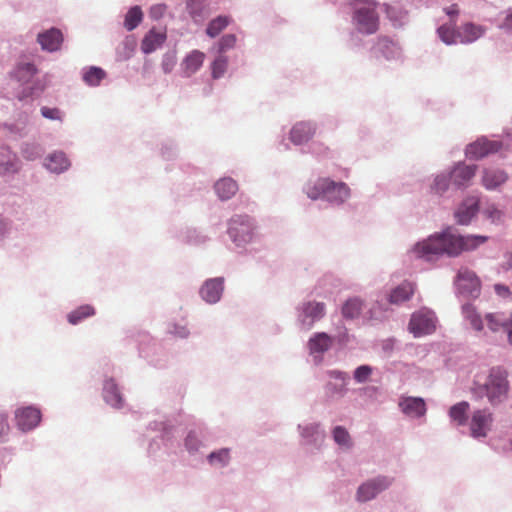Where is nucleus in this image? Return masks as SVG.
<instances>
[{
	"label": "nucleus",
	"instance_id": "obj_24",
	"mask_svg": "<svg viewBox=\"0 0 512 512\" xmlns=\"http://www.w3.org/2000/svg\"><path fill=\"white\" fill-rule=\"evenodd\" d=\"M484 34V28L473 23H466L457 30L460 43H472Z\"/></svg>",
	"mask_w": 512,
	"mask_h": 512
},
{
	"label": "nucleus",
	"instance_id": "obj_58",
	"mask_svg": "<svg viewBox=\"0 0 512 512\" xmlns=\"http://www.w3.org/2000/svg\"><path fill=\"white\" fill-rule=\"evenodd\" d=\"M180 337H186L188 335V331L186 330V328H181L180 331L176 332Z\"/></svg>",
	"mask_w": 512,
	"mask_h": 512
},
{
	"label": "nucleus",
	"instance_id": "obj_10",
	"mask_svg": "<svg viewBox=\"0 0 512 512\" xmlns=\"http://www.w3.org/2000/svg\"><path fill=\"white\" fill-rule=\"evenodd\" d=\"M41 421V412L33 406L21 407L15 411L17 427L26 432L34 429Z\"/></svg>",
	"mask_w": 512,
	"mask_h": 512
},
{
	"label": "nucleus",
	"instance_id": "obj_43",
	"mask_svg": "<svg viewBox=\"0 0 512 512\" xmlns=\"http://www.w3.org/2000/svg\"><path fill=\"white\" fill-rule=\"evenodd\" d=\"M236 36L234 34H226L218 41V52L223 55L226 51L232 49L236 44Z\"/></svg>",
	"mask_w": 512,
	"mask_h": 512
},
{
	"label": "nucleus",
	"instance_id": "obj_25",
	"mask_svg": "<svg viewBox=\"0 0 512 512\" xmlns=\"http://www.w3.org/2000/svg\"><path fill=\"white\" fill-rule=\"evenodd\" d=\"M103 398L109 405L113 407H121L122 396L113 379H108L104 383Z\"/></svg>",
	"mask_w": 512,
	"mask_h": 512
},
{
	"label": "nucleus",
	"instance_id": "obj_15",
	"mask_svg": "<svg viewBox=\"0 0 512 512\" xmlns=\"http://www.w3.org/2000/svg\"><path fill=\"white\" fill-rule=\"evenodd\" d=\"M37 41L43 50L54 52L60 49L63 42V34L59 29L51 28L39 33Z\"/></svg>",
	"mask_w": 512,
	"mask_h": 512
},
{
	"label": "nucleus",
	"instance_id": "obj_19",
	"mask_svg": "<svg viewBox=\"0 0 512 512\" xmlns=\"http://www.w3.org/2000/svg\"><path fill=\"white\" fill-rule=\"evenodd\" d=\"M508 179L507 173L498 168H487L483 171L482 184L486 189H496L506 182Z\"/></svg>",
	"mask_w": 512,
	"mask_h": 512
},
{
	"label": "nucleus",
	"instance_id": "obj_3",
	"mask_svg": "<svg viewBox=\"0 0 512 512\" xmlns=\"http://www.w3.org/2000/svg\"><path fill=\"white\" fill-rule=\"evenodd\" d=\"M352 21L360 34L373 35L377 33L380 28L377 3L374 0H364L362 4H358L354 9Z\"/></svg>",
	"mask_w": 512,
	"mask_h": 512
},
{
	"label": "nucleus",
	"instance_id": "obj_18",
	"mask_svg": "<svg viewBox=\"0 0 512 512\" xmlns=\"http://www.w3.org/2000/svg\"><path fill=\"white\" fill-rule=\"evenodd\" d=\"M205 54L199 50L191 51L182 61L181 68L185 76L190 77L203 65Z\"/></svg>",
	"mask_w": 512,
	"mask_h": 512
},
{
	"label": "nucleus",
	"instance_id": "obj_14",
	"mask_svg": "<svg viewBox=\"0 0 512 512\" xmlns=\"http://www.w3.org/2000/svg\"><path fill=\"white\" fill-rule=\"evenodd\" d=\"M325 315V304L322 302L309 301L303 304L302 319L303 325L309 329L315 321L320 320Z\"/></svg>",
	"mask_w": 512,
	"mask_h": 512
},
{
	"label": "nucleus",
	"instance_id": "obj_47",
	"mask_svg": "<svg viewBox=\"0 0 512 512\" xmlns=\"http://www.w3.org/2000/svg\"><path fill=\"white\" fill-rule=\"evenodd\" d=\"M41 114L43 117L50 120H61V111L58 108L42 107Z\"/></svg>",
	"mask_w": 512,
	"mask_h": 512
},
{
	"label": "nucleus",
	"instance_id": "obj_12",
	"mask_svg": "<svg viewBox=\"0 0 512 512\" xmlns=\"http://www.w3.org/2000/svg\"><path fill=\"white\" fill-rule=\"evenodd\" d=\"M456 283L461 293L476 297L480 292L479 278L473 271L467 268L459 270Z\"/></svg>",
	"mask_w": 512,
	"mask_h": 512
},
{
	"label": "nucleus",
	"instance_id": "obj_55",
	"mask_svg": "<svg viewBox=\"0 0 512 512\" xmlns=\"http://www.w3.org/2000/svg\"><path fill=\"white\" fill-rule=\"evenodd\" d=\"M458 8L457 5H451L449 8L446 9V13L450 16H454L458 14Z\"/></svg>",
	"mask_w": 512,
	"mask_h": 512
},
{
	"label": "nucleus",
	"instance_id": "obj_46",
	"mask_svg": "<svg viewBox=\"0 0 512 512\" xmlns=\"http://www.w3.org/2000/svg\"><path fill=\"white\" fill-rule=\"evenodd\" d=\"M372 373V368L368 365L359 366L354 372V379L358 383H364L368 380Z\"/></svg>",
	"mask_w": 512,
	"mask_h": 512
},
{
	"label": "nucleus",
	"instance_id": "obj_1",
	"mask_svg": "<svg viewBox=\"0 0 512 512\" xmlns=\"http://www.w3.org/2000/svg\"><path fill=\"white\" fill-rule=\"evenodd\" d=\"M486 241V236H462L448 228L441 233H435L427 239L418 242L413 247L412 253L416 258L433 261L444 254L455 257L464 251L474 250Z\"/></svg>",
	"mask_w": 512,
	"mask_h": 512
},
{
	"label": "nucleus",
	"instance_id": "obj_48",
	"mask_svg": "<svg viewBox=\"0 0 512 512\" xmlns=\"http://www.w3.org/2000/svg\"><path fill=\"white\" fill-rule=\"evenodd\" d=\"M185 446L189 451H196L200 446V441L198 440L196 434L194 432H190L185 439Z\"/></svg>",
	"mask_w": 512,
	"mask_h": 512
},
{
	"label": "nucleus",
	"instance_id": "obj_7",
	"mask_svg": "<svg viewBox=\"0 0 512 512\" xmlns=\"http://www.w3.org/2000/svg\"><path fill=\"white\" fill-rule=\"evenodd\" d=\"M332 188H338L342 195L341 197H345L349 194V187L345 183H337L329 178L318 179L315 184L308 186L306 193L312 200H316L320 197H326L328 199V193L331 192Z\"/></svg>",
	"mask_w": 512,
	"mask_h": 512
},
{
	"label": "nucleus",
	"instance_id": "obj_52",
	"mask_svg": "<svg viewBox=\"0 0 512 512\" xmlns=\"http://www.w3.org/2000/svg\"><path fill=\"white\" fill-rule=\"evenodd\" d=\"M494 289H495V292L497 293V295L503 297V298H506L508 296L511 295V292L509 290V288L505 285H502V284H496L494 286Z\"/></svg>",
	"mask_w": 512,
	"mask_h": 512
},
{
	"label": "nucleus",
	"instance_id": "obj_35",
	"mask_svg": "<svg viewBox=\"0 0 512 512\" xmlns=\"http://www.w3.org/2000/svg\"><path fill=\"white\" fill-rule=\"evenodd\" d=\"M231 19L228 16H218L211 20L206 28V34L215 38L218 36L230 23Z\"/></svg>",
	"mask_w": 512,
	"mask_h": 512
},
{
	"label": "nucleus",
	"instance_id": "obj_8",
	"mask_svg": "<svg viewBox=\"0 0 512 512\" xmlns=\"http://www.w3.org/2000/svg\"><path fill=\"white\" fill-rule=\"evenodd\" d=\"M392 482L393 479L386 476H379L373 480H369L358 488L357 499L361 502L369 501L383 490H386Z\"/></svg>",
	"mask_w": 512,
	"mask_h": 512
},
{
	"label": "nucleus",
	"instance_id": "obj_32",
	"mask_svg": "<svg viewBox=\"0 0 512 512\" xmlns=\"http://www.w3.org/2000/svg\"><path fill=\"white\" fill-rule=\"evenodd\" d=\"M363 308V302L357 298L348 299L342 306V315L346 319L357 318Z\"/></svg>",
	"mask_w": 512,
	"mask_h": 512
},
{
	"label": "nucleus",
	"instance_id": "obj_4",
	"mask_svg": "<svg viewBox=\"0 0 512 512\" xmlns=\"http://www.w3.org/2000/svg\"><path fill=\"white\" fill-rule=\"evenodd\" d=\"M228 234L240 246L248 243L253 235V223L247 215H237L230 219Z\"/></svg>",
	"mask_w": 512,
	"mask_h": 512
},
{
	"label": "nucleus",
	"instance_id": "obj_20",
	"mask_svg": "<svg viewBox=\"0 0 512 512\" xmlns=\"http://www.w3.org/2000/svg\"><path fill=\"white\" fill-rule=\"evenodd\" d=\"M315 133V128L311 123L299 122L293 126L290 131V139L296 145L306 143Z\"/></svg>",
	"mask_w": 512,
	"mask_h": 512
},
{
	"label": "nucleus",
	"instance_id": "obj_39",
	"mask_svg": "<svg viewBox=\"0 0 512 512\" xmlns=\"http://www.w3.org/2000/svg\"><path fill=\"white\" fill-rule=\"evenodd\" d=\"M385 13L394 26L402 25L407 16V12L398 6L386 5Z\"/></svg>",
	"mask_w": 512,
	"mask_h": 512
},
{
	"label": "nucleus",
	"instance_id": "obj_17",
	"mask_svg": "<svg viewBox=\"0 0 512 512\" xmlns=\"http://www.w3.org/2000/svg\"><path fill=\"white\" fill-rule=\"evenodd\" d=\"M223 292V278H213L207 280L201 287L200 294L208 303L219 301Z\"/></svg>",
	"mask_w": 512,
	"mask_h": 512
},
{
	"label": "nucleus",
	"instance_id": "obj_53",
	"mask_svg": "<svg viewBox=\"0 0 512 512\" xmlns=\"http://www.w3.org/2000/svg\"><path fill=\"white\" fill-rule=\"evenodd\" d=\"M502 28L509 32H512V12L505 17L502 23Z\"/></svg>",
	"mask_w": 512,
	"mask_h": 512
},
{
	"label": "nucleus",
	"instance_id": "obj_57",
	"mask_svg": "<svg viewBox=\"0 0 512 512\" xmlns=\"http://www.w3.org/2000/svg\"><path fill=\"white\" fill-rule=\"evenodd\" d=\"M318 426L317 425H311L310 427H306L304 429V433L311 431V433L317 432Z\"/></svg>",
	"mask_w": 512,
	"mask_h": 512
},
{
	"label": "nucleus",
	"instance_id": "obj_9",
	"mask_svg": "<svg viewBox=\"0 0 512 512\" xmlns=\"http://www.w3.org/2000/svg\"><path fill=\"white\" fill-rule=\"evenodd\" d=\"M502 148L500 141L480 138L466 148V155L471 159H481L490 154L498 152Z\"/></svg>",
	"mask_w": 512,
	"mask_h": 512
},
{
	"label": "nucleus",
	"instance_id": "obj_27",
	"mask_svg": "<svg viewBox=\"0 0 512 512\" xmlns=\"http://www.w3.org/2000/svg\"><path fill=\"white\" fill-rule=\"evenodd\" d=\"M485 320L487 322L488 328L492 332H498L500 330H504L505 332H507L510 323V315L505 316L503 313L500 312L488 313L485 316Z\"/></svg>",
	"mask_w": 512,
	"mask_h": 512
},
{
	"label": "nucleus",
	"instance_id": "obj_26",
	"mask_svg": "<svg viewBox=\"0 0 512 512\" xmlns=\"http://www.w3.org/2000/svg\"><path fill=\"white\" fill-rule=\"evenodd\" d=\"M238 190V185L232 178H222L215 184V191L222 200L230 199Z\"/></svg>",
	"mask_w": 512,
	"mask_h": 512
},
{
	"label": "nucleus",
	"instance_id": "obj_56",
	"mask_svg": "<svg viewBox=\"0 0 512 512\" xmlns=\"http://www.w3.org/2000/svg\"><path fill=\"white\" fill-rule=\"evenodd\" d=\"M7 231V224L3 219H0V237H2Z\"/></svg>",
	"mask_w": 512,
	"mask_h": 512
},
{
	"label": "nucleus",
	"instance_id": "obj_33",
	"mask_svg": "<svg viewBox=\"0 0 512 512\" xmlns=\"http://www.w3.org/2000/svg\"><path fill=\"white\" fill-rule=\"evenodd\" d=\"M95 314V309L91 305H82L70 312L67 316L68 322L72 325H76L84 319L91 317Z\"/></svg>",
	"mask_w": 512,
	"mask_h": 512
},
{
	"label": "nucleus",
	"instance_id": "obj_11",
	"mask_svg": "<svg viewBox=\"0 0 512 512\" xmlns=\"http://www.w3.org/2000/svg\"><path fill=\"white\" fill-rule=\"evenodd\" d=\"M372 57L376 60L385 58L392 60L399 56L400 51L397 44L387 36H379L371 47Z\"/></svg>",
	"mask_w": 512,
	"mask_h": 512
},
{
	"label": "nucleus",
	"instance_id": "obj_59",
	"mask_svg": "<svg viewBox=\"0 0 512 512\" xmlns=\"http://www.w3.org/2000/svg\"><path fill=\"white\" fill-rule=\"evenodd\" d=\"M163 69L166 73L170 72L171 71V67L169 66V64L167 63H163Z\"/></svg>",
	"mask_w": 512,
	"mask_h": 512
},
{
	"label": "nucleus",
	"instance_id": "obj_36",
	"mask_svg": "<svg viewBox=\"0 0 512 512\" xmlns=\"http://www.w3.org/2000/svg\"><path fill=\"white\" fill-rule=\"evenodd\" d=\"M106 77V72L100 67H89L83 73V81L89 86H97Z\"/></svg>",
	"mask_w": 512,
	"mask_h": 512
},
{
	"label": "nucleus",
	"instance_id": "obj_45",
	"mask_svg": "<svg viewBox=\"0 0 512 512\" xmlns=\"http://www.w3.org/2000/svg\"><path fill=\"white\" fill-rule=\"evenodd\" d=\"M210 463H218L221 466H224L229 461V450L221 449L218 452H213L209 455Z\"/></svg>",
	"mask_w": 512,
	"mask_h": 512
},
{
	"label": "nucleus",
	"instance_id": "obj_51",
	"mask_svg": "<svg viewBox=\"0 0 512 512\" xmlns=\"http://www.w3.org/2000/svg\"><path fill=\"white\" fill-rule=\"evenodd\" d=\"M341 196L342 195L340 194L338 188H332L331 192L328 193V200L341 203V202H344L346 199H348V197L350 196V193L345 197H341Z\"/></svg>",
	"mask_w": 512,
	"mask_h": 512
},
{
	"label": "nucleus",
	"instance_id": "obj_42",
	"mask_svg": "<svg viewBox=\"0 0 512 512\" xmlns=\"http://www.w3.org/2000/svg\"><path fill=\"white\" fill-rule=\"evenodd\" d=\"M450 181L451 178L449 174H439L435 177L431 190L435 194L441 195L447 191Z\"/></svg>",
	"mask_w": 512,
	"mask_h": 512
},
{
	"label": "nucleus",
	"instance_id": "obj_28",
	"mask_svg": "<svg viewBox=\"0 0 512 512\" xmlns=\"http://www.w3.org/2000/svg\"><path fill=\"white\" fill-rule=\"evenodd\" d=\"M469 408L470 405L466 401H462L453 405L448 412L451 421L454 422L457 426L465 425L468 419L467 413Z\"/></svg>",
	"mask_w": 512,
	"mask_h": 512
},
{
	"label": "nucleus",
	"instance_id": "obj_13",
	"mask_svg": "<svg viewBox=\"0 0 512 512\" xmlns=\"http://www.w3.org/2000/svg\"><path fill=\"white\" fill-rule=\"evenodd\" d=\"M401 411L411 418H419L426 414V403L420 397H402L399 401Z\"/></svg>",
	"mask_w": 512,
	"mask_h": 512
},
{
	"label": "nucleus",
	"instance_id": "obj_41",
	"mask_svg": "<svg viewBox=\"0 0 512 512\" xmlns=\"http://www.w3.org/2000/svg\"><path fill=\"white\" fill-rule=\"evenodd\" d=\"M228 67V58L220 54L211 64L212 77L220 78L224 75Z\"/></svg>",
	"mask_w": 512,
	"mask_h": 512
},
{
	"label": "nucleus",
	"instance_id": "obj_23",
	"mask_svg": "<svg viewBox=\"0 0 512 512\" xmlns=\"http://www.w3.org/2000/svg\"><path fill=\"white\" fill-rule=\"evenodd\" d=\"M477 212L478 200L476 198H468L459 207L455 216L459 224L466 225L477 214Z\"/></svg>",
	"mask_w": 512,
	"mask_h": 512
},
{
	"label": "nucleus",
	"instance_id": "obj_30",
	"mask_svg": "<svg viewBox=\"0 0 512 512\" xmlns=\"http://www.w3.org/2000/svg\"><path fill=\"white\" fill-rule=\"evenodd\" d=\"M462 313L466 321L469 322L471 327L480 332L483 330V321L476 308L471 304H465L462 307Z\"/></svg>",
	"mask_w": 512,
	"mask_h": 512
},
{
	"label": "nucleus",
	"instance_id": "obj_38",
	"mask_svg": "<svg viewBox=\"0 0 512 512\" xmlns=\"http://www.w3.org/2000/svg\"><path fill=\"white\" fill-rule=\"evenodd\" d=\"M438 35L440 39L447 45L455 44L459 41L457 30L454 28V24H444L438 28Z\"/></svg>",
	"mask_w": 512,
	"mask_h": 512
},
{
	"label": "nucleus",
	"instance_id": "obj_37",
	"mask_svg": "<svg viewBox=\"0 0 512 512\" xmlns=\"http://www.w3.org/2000/svg\"><path fill=\"white\" fill-rule=\"evenodd\" d=\"M37 72L36 67L32 63H21L15 69L14 75L20 82H28Z\"/></svg>",
	"mask_w": 512,
	"mask_h": 512
},
{
	"label": "nucleus",
	"instance_id": "obj_29",
	"mask_svg": "<svg viewBox=\"0 0 512 512\" xmlns=\"http://www.w3.org/2000/svg\"><path fill=\"white\" fill-rule=\"evenodd\" d=\"M45 165L50 171L60 173L66 170L70 163L64 153L56 152L47 157Z\"/></svg>",
	"mask_w": 512,
	"mask_h": 512
},
{
	"label": "nucleus",
	"instance_id": "obj_31",
	"mask_svg": "<svg viewBox=\"0 0 512 512\" xmlns=\"http://www.w3.org/2000/svg\"><path fill=\"white\" fill-rule=\"evenodd\" d=\"M332 340L326 333H318L309 341V348L313 353H323L329 349Z\"/></svg>",
	"mask_w": 512,
	"mask_h": 512
},
{
	"label": "nucleus",
	"instance_id": "obj_2",
	"mask_svg": "<svg viewBox=\"0 0 512 512\" xmlns=\"http://www.w3.org/2000/svg\"><path fill=\"white\" fill-rule=\"evenodd\" d=\"M477 397H486L492 406L505 401L508 397L509 382L507 373L499 368L491 369L484 383H475L473 388Z\"/></svg>",
	"mask_w": 512,
	"mask_h": 512
},
{
	"label": "nucleus",
	"instance_id": "obj_16",
	"mask_svg": "<svg viewBox=\"0 0 512 512\" xmlns=\"http://www.w3.org/2000/svg\"><path fill=\"white\" fill-rule=\"evenodd\" d=\"M477 170L476 165L458 163L449 173L451 181L457 187L465 186L474 176Z\"/></svg>",
	"mask_w": 512,
	"mask_h": 512
},
{
	"label": "nucleus",
	"instance_id": "obj_34",
	"mask_svg": "<svg viewBox=\"0 0 512 512\" xmlns=\"http://www.w3.org/2000/svg\"><path fill=\"white\" fill-rule=\"evenodd\" d=\"M143 20V12L139 6L131 7L125 15L124 27L127 31L134 30Z\"/></svg>",
	"mask_w": 512,
	"mask_h": 512
},
{
	"label": "nucleus",
	"instance_id": "obj_6",
	"mask_svg": "<svg viewBox=\"0 0 512 512\" xmlns=\"http://www.w3.org/2000/svg\"><path fill=\"white\" fill-rule=\"evenodd\" d=\"M436 328V317L427 309L414 312L411 316L408 329L415 337L431 334Z\"/></svg>",
	"mask_w": 512,
	"mask_h": 512
},
{
	"label": "nucleus",
	"instance_id": "obj_49",
	"mask_svg": "<svg viewBox=\"0 0 512 512\" xmlns=\"http://www.w3.org/2000/svg\"><path fill=\"white\" fill-rule=\"evenodd\" d=\"M10 430L7 415L0 413V442L4 441Z\"/></svg>",
	"mask_w": 512,
	"mask_h": 512
},
{
	"label": "nucleus",
	"instance_id": "obj_40",
	"mask_svg": "<svg viewBox=\"0 0 512 512\" xmlns=\"http://www.w3.org/2000/svg\"><path fill=\"white\" fill-rule=\"evenodd\" d=\"M333 439L339 445L346 449L352 446V441L348 431L342 426H336L333 429Z\"/></svg>",
	"mask_w": 512,
	"mask_h": 512
},
{
	"label": "nucleus",
	"instance_id": "obj_44",
	"mask_svg": "<svg viewBox=\"0 0 512 512\" xmlns=\"http://www.w3.org/2000/svg\"><path fill=\"white\" fill-rule=\"evenodd\" d=\"M329 374H330V377L335 378L336 380H339L341 383H340L339 389H336V386H333L331 383H329L327 385L328 391L331 393L340 392L347 383L348 375L346 373H343L340 371H331Z\"/></svg>",
	"mask_w": 512,
	"mask_h": 512
},
{
	"label": "nucleus",
	"instance_id": "obj_22",
	"mask_svg": "<svg viewBox=\"0 0 512 512\" xmlns=\"http://www.w3.org/2000/svg\"><path fill=\"white\" fill-rule=\"evenodd\" d=\"M416 286L414 283L404 281L392 290L389 295V302L391 304H401L408 301L414 294Z\"/></svg>",
	"mask_w": 512,
	"mask_h": 512
},
{
	"label": "nucleus",
	"instance_id": "obj_5",
	"mask_svg": "<svg viewBox=\"0 0 512 512\" xmlns=\"http://www.w3.org/2000/svg\"><path fill=\"white\" fill-rule=\"evenodd\" d=\"M493 423L494 416L488 408L474 410L469 422L470 435L476 439L487 437Z\"/></svg>",
	"mask_w": 512,
	"mask_h": 512
},
{
	"label": "nucleus",
	"instance_id": "obj_50",
	"mask_svg": "<svg viewBox=\"0 0 512 512\" xmlns=\"http://www.w3.org/2000/svg\"><path fill=\"white\" fill-rule=\"evenodd\" d=\"M166 8L167 7L164 4H156V5L152 6L150 9L151 18H153V19L161 18L165 13Z\"/></svg>",
	"mask_w": 512,
	"mask_h": 512
},
{
	"label": "nucleus",
	"instance_id": "obj_21",
	"mask_svg": "<svg viewBox=\"0 0 512 512\" xmlns=\"http://www.w3.org/2000/svg\"><path fill=\"white\" fill-rule=\"evenodd\" d=\"M165 40L166 34L153 28L144 36L141 42V50L145 54L152 53L161 47Z\"/></svg>",
	"mask_w": 512,
	"mask_h": 512
},
{
	"label": "nucleus",
	"instance_id": "obj_54",
	"mask_svg": "<svg viewBox=\"0 0 512 512\" xmlns=\"http://www.w3.org/2000/svg\"><path fill=\"white\" fill-rule=\"evenodd\" d=\"M508 342L512 345V312L510 313V323L507 329Z\"/></svg>",
	"mask_w": 512,
	"mask_h": 512
}]
</instances>
